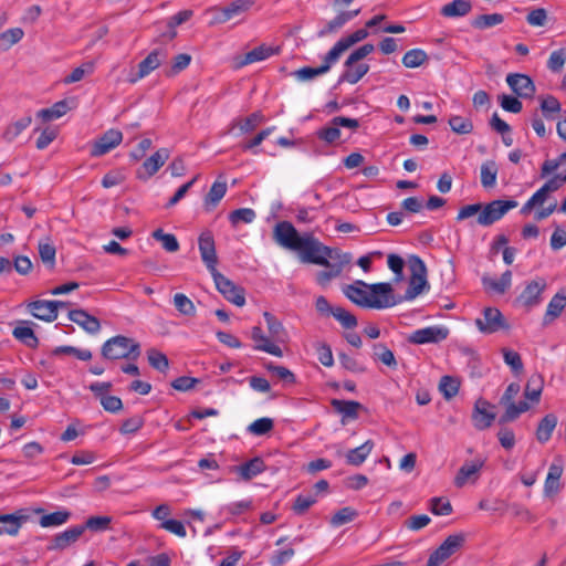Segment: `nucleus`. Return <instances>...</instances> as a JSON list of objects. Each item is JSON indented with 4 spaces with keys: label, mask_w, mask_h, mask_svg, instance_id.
<instances>
[{
    "label": "nucleus",
    "mask_w": 566,
    "mask_h": 566,
    "mask_svg": "<svg viewBox=\"0 0 566 566\" xmlns=\"http://www.w3.org/2000/svg\"><path fill=\"white\" fill-rule=\"evenodd\" d=\"M343 293L354 304L365 308H387L395 306L394 290L390 283L368 284L356 280L353 284L345 285Z\"/></svg>",
    "instance_id": "f257e3e1"
},
{
    "label": "nucleus",
    "mask_w": 566,
    "mask_h": 566,
    "mask_svg": "<svg viewBox=\"0 0 566 566\" xmlns=\"http://www.w3.org/2000/svg\"><path fill=\"white\" fill-rule=\"evenodd\" d=\"M140 353L139 343L124 335H116L107 339L101 349L103 358L108 360H136L140 356Z\"/></svg>",
    "instance_id": "f03ea898"
},
{
    "label": "nucleus",
    "mask_w": 566,
    "mask_h": 566,
    "mask_svg": "<svg viewBox=\"0 0 566 566\" xmlns=\"http://www.w3.org/2000/svg\"><path fill=\"white\" fill-rule=\"evenodd\" d=\"M295 251L300 252L304 263L329 265V260L336 259L334 253L338 250L324 245L311 233H304V238Z\"/></svg>",
    "instance_id": "7ed1b4c3"
},
{
    "label": "nucleus",
    "mask_w": 566,
    "mask_h": 566,
    "mask_svg": "<svg viewBox=\"0 0 566 566\" xmlns=\"http://www.w3.org/2000/svg\"><path fill=\"white\" fill-rule=\"evenodd\" d=\"M408 263L411 275L409 280V286L403 298L411 301L420 295L426 287H428L427 268L424 262L418 255H411Z\"/></svg>",
    "instance_id": "20e7f679"
},
{
    "label": "nucleus",
    "mask_w": 566,
    "mask_h": 566,
    "mask_svg": "<svg viewBox=\"0 0 566 566\" xmlns=\"http://www.w3.org/2000/svg\"><path fill=\"white\" fill-rule=\"evenodd\" d=\"M521 387L517 382H511L503 396L500 399V405L505 407L504 413L501 416L499 422L507 423L516 420L521 413L526 412L530 409V405L526 401L514 402L515 397L518 395Z\"/></svg>",
    "instance_id": "39448f33"
},
{
    "label": "nucleus",
    "mask_w": 566,
    "mask_h": 566,
    "mask_svg": "<svg viewBox=\"0 0 566 566\" xmlns=\"http://www.w3.org/2000/svg\"><path fill=\"white\" fill-rule=\"evenodd\" d=\"M515 200H493L486 206H482L481 213L478 216V223L483 227L492 226L504 217V214L517 207Z\"/></svg>",
    "instance_id": "423d86ee"
},
{
    "label": "nucleus",
    "mask_w": 566,
    "mask_h": 566,
    "mask_svg": "<svg viewBox=\"0 0 566 566\" xmlns=\"http://www.w3.org/2000/svg\"><path fill=\"white\" fill-rule=\"evenodd\" d=\"M465 542L462 533L449 535L444 542L429 556L427 566H439L446 559L459 552Z\"/></svg>",
    "instance_id": "0eeeda50"
},
{
    "label": "nucleus",
    "mask_w": 566,
    "mask_h": 566,
    "mask_svg": "<svg viewBox=\"0 0 566 566\" xmlns=\"http://www.w3.org/2000/svg\"><path fill=\"white\" fill-rule=\"evenodd\" d=\"M475 325L483 334H493L510 327L501 311L495 307H485L482 317L475 319Z\"/></svg>",
    "instance_id": "6e6552de"
},
{
    "label": "nucleus",
    "mask_w": 566,
    "mask_h": 566,
    "mask_svg": "<svg viewBox=\"0 0 566 566\" xmlns=\"http://www.w3.org/2000/svg\"><path fill=\"white\" fill-rule=\"evenodd\" d=\"M303 238L304 234L301 235L290 221L277 222L273 230L274 241L289 250L295 251Z\"/></svg>",
    "instance_id": "1a4fd4ad"
},
{
    "label": "nucleus",
    "mask_w": 566,
    "mask_h": 566,
    "mask_svg": "<svg viewBox=\"0 0 566 566\" xmlns=\"http://www.w3.org/2000/svg\"><path fill=\"white\" fill-rule=\"evenodd\" d=\"M217 290L232 304L243 306L245 304L244 290L235 285L219 271L211 274Z\"/></svg>",
    "instance_id": "9d476101"
},
{
    "label": "nucleus",
    "mask_w": 566,
    "mask_h": 566,
    "mask_svg": "<svg viewBox=\"0 0 566 566\" xmlns=\"http://www.w3.org/2000/svg\"><path fill=\"white\" fill-rule=\"evenodd\" d=\"M198 245L202 262L211 274L218 272V256L216 252L214 239L211 231L206 230L201 232L198 239Z\"/></svg>",
    "instance_id": "9b49d317"
},
{
    "label": "nucleus",
    "mask_w": 566,
    "mask_h": 566,
    "mask_svg": "<svg viewBox=\"0 0 566 566\" xmlns=\"http://www.w3.org/2000/svg\"><path fill=\"white\" fill-rule=\"evenodd\" d=\"M335 260H329V265H324L327 270L319 271L316 274V282L325 286L333 279L340 275L343 268L352 261L349 253H342L339 250L334 253Z\"/></svg>",
    "instance_id": "f8f14e48"
},
{
    "label": "nucleus",
    "mask_w": 566,
    "mask_h": 566,
    "mask_svg": "<svg viewBox=\"0 0 566 566\" xmlns=\"http://www.w3.org/2000/svg\"><path fill=\"white\" fill-rule=\"evenodd\" d=\"M449 329L444 326H428L412 332L408 338L411 344H437L444 340Z\"/></svg>",
    "instance_id": "ddd939ff"
},
{
    "label": "nucleus",
    "mask_w": 566,
    "mask_h": 566,
    "mask_svg": "<svg viewBox=\"0 0 566 566\" xmlns=\"http://www.w3.org/2000/svg\"><path fill=\"white\" fill-rule=\"evenodd\" d=\"M66 306L62 301L38 300L28 304L30 313L38 319L53 322L57 317V308Z\"/></svg>",
    "instance_id": "4468645a"
},
{
    "label": "nucleus",
    "mask_w": 566,
    "mask_h": 566,
    "mask_svg": "<svg viewBox=\"0 0 566 566\" xmlns=\"http://www.w3.org/2000/svg\"><path fill=\"white\" fill-rule=\"evenodd\" d=\"M510 88L521 98H532L536 92L533 80L522 73H510L506 76Z\"/></svg>",
    "instance_id": "2eb2a0df"
},
{
    "label": "nucleus",
    "mask_w": 566,
    "mask_h": 566,
    "mask_svg": "<svg viewBox=\"0 0 566 566\" xmlns=\"http://www.w3.org/2000/svg\"><path fill=\"white\" fill-rule=\"evenodd\" d=\"M123 140V134L117 129H108L93 145L91 155L94 157L103 156L118 146Z\"/></svg>",
    "instance_id": "dca6fc26"
},
{
    "label": "nucleus",
    "mask_w": 566,
    "mask_h": 566,
    "mask_svg": "<svg viewBox=\"0 0 566 566\" xmlns=\"http://www.w3.org/2000/svg\"><path fill=\"white\" fill-rule=\"evenodd\" d=\"M83 535V527L80 525L72 526L61 533L55 534L50 545L48 546L49 551H64Z\"/></svg>",
    "instance_id": "f3484780"
},
{
    "label": "nucleus",
    "mask_w": 566,
    "mask_h": 566,
    "mask_svg": "<svg viewBox=\"0 0 566 566\" xmlns=\"http://www.w3.org/2000/svg\"><path fill=\"white\" fill-rule=\"evenodd\" d=\"M169 158V150L167 148H160L149 158H147L142 168L137 171L139 179H147L154 176Z\"/></svg>",
    "instance_id": "a211bd4d"
},
{
    "label": "nucleus",
    "mask_w": 566,
    "mask_h": 566,
    "mask_svg": "<svg viewBox=\"0 0 566 566\" xmlns=\"http://www.w3.org/2000/svg\"><path fill=\"white\" fill-rule=\"evenodd\" d=\"M368 36L366 29H358L347 36L340 38L334 46L329 50L331 60H339L342 53L348 50L354 44L365 40Z\"/></svg>",
    "instance_id": "6ab92c4d"
},
{
    "label": "nucleus",
    "mask_w": 566,
    "mask_h": 566,
    "mask_svg": "<svg viewBox=\"0 0 566 566\" xmlns=\"http://www.w3.org/2000/svg\"><path fill=\"white\" fill-rule=\"evenodd\" d=\"M69 318L90 334H97L101 329L98 318L88 314L84 310H71L69 312Z\"/></svg>",
    "instance_id": "aec40b11"
},
{
    "label": "nucleus",
    "mask_w": 566,
    "mask_h": 566,
    "mask_svg": "<svg viewBox=\"0 0 566 566\" xmlns=\"http://www.w3.org/2000/svg\"><path fill=\"white\" fill-rule=\"evenodd\" d=\"M161 55H164V53L159 50L151 51L142 62H139L138 72L134 76L129 77L128 81L134 84L156 70L161 63Z\"/></svg>",
    "instance_id": "412c9836"
},
{
    "label": "nucleus",
    "mask_w": 566,
    "mask_h": 566,
    "mask_svg": "<svg viewBox=\"0 0 566 566\" xmlns=\"http://www.w3.org/2000/svg\"><path fill=\"white\" fill-rule=\"evenodd\" d=\"M490 403L485 400L479 399L475 402L472 413L473 424L478 430H484L491 427L495 419V413L488 411Z\"/></svg>",
    "instance_id": "4be33fe9"
},
{
    "label": "nucleus",
    "mask_w": 566,
    "mask_h": 566,
    "mask_svg": "<svg viewBox=\"0 0 566 566\" xmlns=\"http://www.w3.org/2000/svg\"><path fill=\"white\" fill-rule=\"evenodd\" d=\"M360 13V9L350 10V11H340L336 17H334L331 21L326 23V25L318 31L317 35L319 38H324L328 34L337 32L342 29L347 22L356 18Z\"/></svg>",
    "instance_id": "5701e85b"
},
{
    "label": "nucleus",
    "mask_w": 566,
    "mask_h": 566,
    "mask_svg": "<svg viewBox=\"0 0 566 566\" xmlns=\"http://www.w3.org/2000/svg\"><path fill=\"white\" fill-rule=\"evenodd\" d=\"M484 465L483 460H475L471 463L465 462L458 471L454 478V485L457 488L464 486L469 480L475 481L479 476V472Z\"/></svg>",
    "instance_id": "b1692460"
},
{
    "label": "nucleus",
    "mask_w": 566,
    "mask_h": 566,
    "mask_svg": "<svg viewBox=\"0 0 566 566\" xmlns=\"http://www.w3.org/2000/svg\"><path fill=\"white\" fill-rule=\"evenodd\" d=\"M251 338L255 343L254 349L265 352L276 357L283 356L282 349L274 343L270 342L269 337L263 334L260 326L252 327Z\"/></svg>",
    "instance_id": "393cba45"
},
{
    "label": "nucleus",
    "mask_w": 566,
    "mask_h": 566,
    "mask_svg": "<svg viewBox=\"0 0 566 566\" xmlns=\"http://www.w3.org/2000/svg\"><path fill=\"white\" fill-rule=\"evenodd\" d=\"M338 60L329 59V51L324 56V62L318 67L305 66L296 70L293 74L298 81H310L318 75H323L331 70V66L335 64Z\"/></svg>",
    "instance_id": "a878e982"
},
{
    "label": "nucleus",
    "mask_w": 566,
    "mask_h": 566,
    "mask_svg": "<svg viewBox=\"0 0 566 566\" xmlns=\"http://www.w3.org/2000/svg\"><path fill=\"white\" fill-rule=\"evenodd\" d=\"M546 286L544 280L532 281L528 283L524 291L521 293L518 300L525 306H534L541 302V295Z\"/></svg>",
    "instance_id": "bb28decb"
},
{
    "label": "nucleus",
    "mask_w": 566,
    "mask_h": 566,
    "mask_svg": "<svg viewBox=\"0 0 566 566\" xmlns=\"http://www.w3.org/2000/svg\"><path fill=\"white\" fill-rule=\"evenodd\" d=\"M374 447V441L367 440L361 446L348 450L345 454L346 463L353 467H360L369 457Z\"/></svg>",
    "instance_id": "cd10ccee"
},
{
    "label": "nucleus",
    "mask_w": 566,
    "mask_h": 566,
    "mask_svg": "<svg viewBox=\"0 0 566 566\" xmlns=\"http://www.w3.org/2000/svg\"><path fill=\"white\" fill-rule=\"evenodd\" d=\"M32 322L22 321L18 326L12 331V335L15 339L24 344L30 348H36L39 345V339L35 336L33 329L31 328Z\"/></svg>",
    "instance_id": "c85d7f7f"
},
{
    "label": "nucleus",
    "mask_w": 566,
    "mask_h": 566,
    "mask_svg": "<svg viewBox=\"0 0 566 566\" xmlns=\"http://www.w3.org/2000/svg\"><path fill=\"white\" fill-rule=\"evenodd\" d=\"M471 10L470 0H453L440 9V14L444 18H461L469 14Z\"/></svg>",
    "instance_id": "c756f323"
},
{
    "label": "nucleus",
    "mask_w": 566,
    "mask_h": 566,
    "mask_svg": "<svg viewBox=\"0 0 566 566\" xmlns=\"http://www.w3.org/2000/svg\"><path fill=\"white\" fill-rule=\"evenodd\" d=\"M345 70L340 74L338 82L339 83H349L356 84L358 83L369 71V65L366 63L354 62L349 66H344Z\"/></svg>",
    "instance_id": "7c9ffc66"
},
{
    "label": "nucleus",
    "mask_w": 566,
    "mask_h": 566,
    "mask_svg": "<svg viewBox=\"0 0 566 566\" xmlns=\"http://www.w3.org/2000/svg\"><path fill=\"white\" fill-rule=\"evenodd\" d=\"M234 470L239 473L242 480L249 481L258 474L262 473L265 470V464L261 458L255 457L235 467Z\"/></svg>",
    "instance_id": "2f4dec72"
},
{
    "label": "nucleus",
    "mask_w": 566,
    "mask_h": 566,
    "mask_svg": "<svg viewBox=\"0 0 566 566\" xmlns=\"http://www.w3.org/2000/svg\"><path fill=\"white\" fill-rule=\"evenodd\" d=\"M331 405L343 418L353 420L358 418V410L363 408L360 402L354 400L332 399Z\"/></svg>",
    "instance_id": "473e14b6"
},
{
    "label": "nucleus",
    "mask_w": 566,
    "mask_h": 566,
    "mask_svg": "<svg viewBox=\"0 0 566 566\" xmlns=\"http://www.w3.org/2000/svg\"><path fill=\"white\" fill-rule=\"evenodd\" d=\"M482 283L485 290L493 291L497 294H504L511 287L512 272L506 270L504 273H502L499 280L484 276L482 279Z\"/></svg>",
    "instance_id": "72a5a7b5"
},
{
    "label": "nucleus",
    "mask_w": 566,
    "mask_h": 566,
    "mask_svg": "<svg viewBox=\"0 0 566 566\" xmlns=\"http://www.w3.org/2000/svg\"><path fill=\"white\" fill-rule=\"evenodd\" d=\"M566 306V295L556 293L549 301L546 313L543 318V324L548 325L557 318Z\"/></svg>",
    "instance_id": "f704fd0d"
},
{
    "label": "nucleus",
    "mask_w": 566,
    "mask_h": 566,
    "mask_svg": "<svg viewBox=\"0 0 566 566\" xmlns=\"http://www.w3.org/2000/svg\"><path fill=\"white\" fill-rule=\"evenodd\" d=\"M557 417L554 413H547L538 423L536 429V439L541 443L547 442L557 426Z\"/></svg>",
    "instance_id": "c9c22d12"
},
{
    "label": "nucleus",
    "mask_w": 566,
    "mask_h": 566,
    "mask_svg": "<svg viewBox=\"0 0 566 566\" xmlns=\"http://www.w3.org/2000/svg\"><path fill=\"white\" fill-rule=\"evenodd\" d=\"M563 473V468L557 464H552L548 469V473L544 484V494L546 496H552L559 491L560 488V476Z\"/></svg>",
    "instance_id": "e433bc0d"
},
{
    "label": "nucleus",
    "mask_w": 566,
    "mask_h": 566,
    "mask_svg": "<svg viewBox=\"0 0 566 566\" xmlns=\"http://www.w3.org/2000/svg\"><path fill=\"white\" fill-rule=\"evenodd\" d=\"M263 317L265 319L271 338H273L275 342H285L287 333L283 324L270 312H264Z\"/></svg>",
    "instance_id": "4c0bfd02"
},
{
    "label": "nucleus",
    "mask_w": 566,
    "mask_h": 566,
    "mask_svg": "<svg viewBox=\"0 0 566 566\" xmlns=\"http://www.w3.org/2000/svg\"><path fill=\"white\" fill-rule=\"evenodd\" d=\"M373 359L392 369H396L398 365L392 350L382 343L373 345Z\"/></svg>",
    "instance_id": "58836bf2"
},
{
    "label": "nucleus",
    "mask_w": 566,
    "mask_h": 566,
    "mask_svg": "<svg viewBox=\"0 0 566 566\" xmlns=\"http://www.w3.org/2000/svg\"><path fill=\"white\" fill-rule=\"evenodd\" d=\"M544 387V379L541 375H532L525 386L524 396L532 402H538Z\"/></svg>",
    "instance_id": "ea45409f"
},
{
    "label": "nucleus",
    "mask_w": 566,
    "mask_h": 566,
    "mask_svg": "<svg viewBox=\"0 0 566 566\" xmlns=\"http://www.w3.org/2000/svg\"><path fill=\"white\" fill-rule=\"evenodd\" d=\"M227 184L224 181H214L205 198V207L207 210L213 209L220 200L226 196Z\"/></svg>",
    "instance_id": "a19ab883"
},
{
    "label": "nucleus",
    "mask_w": 566,
    "mask_h": 566,
    "mask_svg": "<svg viewBox=\"0 0 566 566\" xmlns=\"http://www.w3.org/2000/svg\"><path fill=\"white\" fill-rule=\"evenodd\" d=\"M67 111V103L65 101H59L55 104H53L52 107L40 109L36 113V117L42 119L43 122H50L65 115Z\"/></svg>",
    "instance_id": "79ce46f5"
},
{
    "label": "nucleus",
    "mask_w": 566,
    "mask_h": 566,
    "mask_svg": "<svg viewBox=\"0 0 566 566\" xmlns=\"http://www.w3.org/2000/svg\"><path fill=\"white\" fill-rule=\"evenodd\" d=\"M499 168L494 160H486L481 165V184L484 188H493L496 184Z\"/></svg>",
    "instance_id": "37998d69"
},
{
    "label": "nucleus",
    "mask_w": 566,
    "mask_h": 566,
    "mask_svg": "<svg viewBox=\"0 0 566 566\" xmlns=\"http://www.w3.org/2000/svg\"><path fill=\"white\" fill-rule=\"evenodd\" d=\"M27 520L24 515L18 514H0V523L4 526L1 527L3 533L9 535H17L21 528L22 522Z\"/></svg>",
    "instance_id": "c03bdc74"
},
{
    "label": "nucleus",
    "mask_w": 566,
    "mask_h": 566,
    "mask_svg": "<svg viewBox=\"0 0 566 566\" xmlns=\"http://www.w3.org/2000/svg\"><path fill=\"white\" fill-rule=\"evenodd\" d=\"M31 123L32 117L30 115L21 117L6 128L3 132V138L9 143L13 142L24 129L30 126Z\"/></svg>",
    "instance_id": "a18cd8bd"
},
{
    "label": "nucleus",
    "mask_w": 566,
    "mask_h": 566,
    "mask_svg": "<svg viewBox=\"0 0 566 566\" xmlns=\"http://www.w3.org/2000/svg\"><path fill=\"white\" fill-rule=\"evenodd\" d=\"M273 54H275V50H273L271 46L260 45L249 51L244 55V59L241 61L240 65H247L254 62L263 61L269 59Z\"/></svg>",
    "instance_id": "49530a36"
},
{
    "label": "nucleus",
    "mask_w": 566,
    "mask_h": 566,
    "mask_svg": "<svg viewBox=\"0 0 566 566\" xmlns=\"http://www.w3.org/2000/svg\"><path fill=\"white\" fill-rule=\"evenodd\" d=\"M504 21V17L501 13H491V14H481L475 17L471 21V25L474 29L485 30L497 24H501Z\"/></svg>",
    "instance_id": "de8ad7c7"
},
{
    "label": "nucleus",
    "mask_w": 566,
    "mask_h": 566,
    "mask_svg": "<svg viewBox=\"0 0 566 566\" xmlns=\"http://www.w3.org/2000/svg\"><path fill=\"white\" fill-rule=\"evenodd\" d=\"M112 524V517L111 516H90L84 524L81 526L83 527V533L86 530H90L92 532H105L111 528Z\"/></svg>",
    "instance_id": "09e8293b"
},
{
    "label": "nucleus",
    "mask_w": 566,
    "mask_h": 566,
    "mask_svg": "<svg viewBox=\"0 0 566 566\" xmlns=\"http://www.w3.org/2000/svg\"><path fill=\"white\" fill-rule=\"evenodd\" d=\"M541 111L543 113V116L546 119L553 120L557 117V114L562 111V105L555 96L548 95L542 99Z\"/></svg>",
    "instance_id": "8fccbe9b"
},
{
    "label": "nucleus",
    "mask_w": 566,
    "mask_h": 566,
    "mask_svg": "<svg viewBox=\"0 0 566 566\" xmlns=\"http://www.w3.org/2000/svg\"><path fill=\"white\" fill-rule=\"evenodd\" d=\"M71 516L69 511H56L50 514H45L40 518V525L42 527H53L65 524Z\"/></svg>",
    "instance_id": "3c124183"
},
{
    "label": "nucleus",
    "mask_w": 566,
    "mask_h": 566,
    "mask_svg": "<svg viewBox=\"0 0 566 566\" xmlns=\"http://www.w3.org/2000/svg\"><path fill=\"white\" fill-rule=\"evenodd\" d=\"M428 60L427 53L421 49H412L402 56V64L408 69H415L422 65Z\"/></svg>",
    "instance_id": "603ef678"
},
{
    "label": "nucleus",
    "mask_w": 566,
    "mask_h": 566,
    "mask_svg": "<svg viewBox=\"0 0 566 566\" xmlns=\"http://www.w3.org/2000/svg\"><path fill=\"white\" fill-rule=\"evenodd\" d=\"M256 218V213L251 208H240L233 210L229 214V221L232 227H237L239 223H251Z\"/></svg>",
    "instance_id": "864d4df0"
},
{
    "label": "nucleus",
    "mask_w": 566,
    "mask_h": 566,
    "mask_svg": "<svg viewBox=\"0 0 566 566\" xmlns=\"http://www.w3.org/2000/svg\"><path fill=\"white\" fill-rule=\"evenodd\" d=\"M174 305L182 315L191 317L196 315V306L193 302L184 293H176L174 295Z\"/></svg>",
    "instance_id": "5fc2aeb1"
},
{
    "label": "nucleus",
    "mask_w": 566,
    "mask_h": 566,
    "mask_svg": "<svg viewBox=\"0 0 566 566\" xmlns=\"http://www.w3.org/2000/svg\"><path fill=\"white\" fill-rule=\"evenodd\" d=\"M449 125L453 133L459 135H468L473 130V123L468 117L453 115L449 118Z\"/></svg>",
    "instance_id": "6e6d98bb"
},
{
    "label": "nucleus",
    "mask_w": 566,
    "mask_h": 566,
    "mask_svg": "<svg viewBox=\"0 0 566 566\" xmlns=\"http://www.w3.org/2000/svg\"><path fill=\"white\" fill-rule=\"evenodd\" d=\"M39 255L44 264H46L50 269H53L55 265V255L56 250L55 247L50 242L49 239L45 241L39 242Z\"/></svg>",
    "instance_id": "4d7b16f0"
},
{
    "label": "nucleus",
    "mask_w": 566,
    "mask_h": 566,
    "mask_svg": "<svg viewBox=\"0 0 566 566\" xmlns=\"http://www.w3.org/2000/svg\"><path fill=\"white\" fill-rule=\"evenodd\" d=\"M274 421L271 418L263 417L249 424L248 431L256 437L264 436L273 430Z\"/></svg>",
    "instance_id": "13d9d810"
},
{
    "label": "nucleus",
    "mask_w": 566,
    "mask_h": 566,
    "mask_svg": "<svg viewBox=\"0 0 566 566\" xmlns=\"http://www.w3.org/2000/svg\"><path fill=\"white\" fill-rule=\"evenodd\" d=\"M52 354L54 356H60V355H73L75 356L77 359L80 360H90L92 358V352L88 350V349H81V348H77V347H74V346H70V345H64V346H57L53 349Z\"/></svg>",
    "instance_id": "bf43d9fd"
},
{
    "label": "nucleus",
    "mask_w": 566,
    "mask_h": 566,
    "mask_svg": "<svg viewBox=\"0 0 566 566\" xmlns=\"http://www.w3.org/2000/svg\"><path fill=\"white\" fill-rule=\"evenodd\" d=\"M153 238L161 242L163 248L167 252H176L179 250V243L174 234L165 233L161 229H157L153 232Z\"/></svg>",
    "instance_id": "052dcab7"
},
{
    "label": "nucleus",
    "mask_w": 566,
    "mask_h": 566,
    "mask_svg": "<svg viewBox=\"0 0 566 566\" xmlns=\"http://www.w3.org/2000/svg\"><path fill=\"white\" fill-rule=\"evenodd\" d=\"M332 315L346 329L355 328L358 324L356 316L348 312L347 310H345L344 307L335 306V310L333 311Z\"/></svg>",
    "instance_id": "680f3d73"
},
{
    "label": "nucleus",
    "mask_w": 566,
    "mask_h": 566,
    "mask_svg": "<svg viewBox=\"0 0 566 566\" xmlns=\"http://www.w3.org/2000/svg\"><path fill=\"white\" fill-rule=\"evenodd\" d=\"M314 348L317 354L318 361L325 367L334 365V357L331 346L325 342H316Z\"/></svg>",
    "instance_id": "e2e57ef3"
},
{
    "label": "nucleus",
    "mask_w": 566,
    "mask_h": 566,
    "mask_svg": "<svg viewBox=\"0 0 566 566\" xmlns=\"http://www.w3.org/2000/svg\"><path fill=\"white\" fill-rule=\"evenodd\" d=\"M147 357L149 365L158 371L164 373L168 369L169 361L165 354L153 348L147 352Z\"/></svg>",
    "instance_id": "0e129e2a"
},
{
    "label": "nucleus",
    "mask_w": 566,
    "mask_h": 566,
    "mask_svg": "<svg viewBox=\"0 0 566 566\" xmlns=\"http://www.w3.org/2000/svg\"><path fill=\"white\" fill-rule=\"evenodd\" d=\"M503 359L506 365H509L513 373L520 374L523 370V361L521 355L517 352H514L509 348L502 349Z\"/></svg>",
    "instance_id": "69168bd1"
},
{
    "label": "nucleus",
    "mask_w": 566,
    "mask_h": 566,
    "mask_svg": "<svg viewBox=\"0 0 566 566\" xmlns=\"http://www.w3.org/2000/svg\"><path fill=\"white\" fill-rule=\"evenodd\" d=\"M459 381L451 376H443L440 380V390L446 399L453 398L459 391Z\"/></svg>",
    "instance_id": "338daca9"
},
{
    "label": "nucleus",
    "mask_w": 566,
    "mask_h": 566,
    "mask_svg": "<svg viewBox=\"0 0 566 566\" xmlns=\"http://www.w3.org/2000/svg\"><path fill=\"white\" fill-rule=\"evenodd\" d=\"M357 516V512L349 506L343 507L337 511L331 518V524L335 527L342 526L352 522Z\"/></svg>",
    "instance_id": "774afa93"
}]
</instances>
